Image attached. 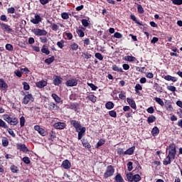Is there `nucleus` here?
Returning <instances> with one entry per match:
<instances>
[{"mask_svg": "<svg viewBox=\"0 0 182 182\" xmlns=\"http://www.w3.org/2000/svg\"><path fill=\"white\" fill-rule=\"evenodd\" d=\"M0 89L1 90H8V84H6L3 78H0Z\"/></svg>", "mask_w": 182, "mask_h": 182, "instance_id": "nucleus-17", "label": "nucleus"}, {"mask_svg": "<svg viewBox=\"0 0 182 182\" xmlns=\"http://www.w3.org/2000/svg\"><path fill=\"white\" fill-rule=\"evenodd\" d=\"M166 89L168 90H169L170 92H176V90H177V88H176V87L172 86V85H168L166 87Z\"/></svg>", "mask_w": 182, "mask_h": 182, "instance_id": "nucleus-50", "label": "nucleus"}, {"mask_svg": "<svg viewBox=\"0 0 182 182\" xmlns=\"http://www.w3.org/2000/svg\"><path fill=\"white\" fill-rule=\"evenodd\" d=\"M139 90H143V87L140 84H136L135 85V92H136V93H139Z\"/></svg>", "mask_w": 182, "mask_h": 182, "instance_id": "nucleus-45", "label": "nucleus"}, {"mask_svg": "<svg viewBox=\"0 0 182 182\" xmlns=\"http://www.w3.org/2000/svg\"><path fill=\"white\" fill-rule=\"evenodd\" d=\"M70 124L75 129L76 132H79L80 128L82 127L80 122L76 121L75 119H70Z\"/></svg>", "mask_w": 182, "mask_h": 182, "instance_id": "nucleus-5", "label": "nucleus"}, {"mask_svg": "<svg viewBox=\"0 0 182 182\" xmlns=\"http://www.w3.org/2000/svg\"><path fill=\"white\" fill-rule=\"evenodd\" d=\"M17 150H20V151H23V153H26V151H29L28 147L25 144H16Z\"/></svg>", "mask_w": 182, "mask_h": 182, "instance_id": "nucleus-11", "label": "nucleus"}, {"mask_svg": "<svg viewBox=\"0 0 182 182\" xmlns=\"http://www.w3.org/2000/svg\"><path fill=\"white\" fill-rule=\"evenodd\" d=\"M34 129L38 132V134L42 136L43 137H45V136H48V132L45 130V129L41 127L39 125H35Z\"/></svg>", "mask_w": 182, "mask_h": 182, "instance_id": "nucleus-6", "label": "nucleus"}, {"mask_svg": "<svg viewBox=\"0 0 182 182\" xmlns=\"http://www.w3.org/2000/svg\"><path fill=\"white\" fill-rule=\"evenodd\" d=\"M177 151H176V144L174 143L171 144L168 146V154L166 156L170 157L173 160L176 159V154Z\"/></svg>", "mask_w": 182, "mask_h": 182, "instance_id": "nucleus-2", "label": "nucleus"}, {"mask_svg": "<svg viewBox=\"0 0 182 182\" xmlns=\"http://www.w3.org/2000/svg\"><path fill=\"white\" fill-rule=\"evenodd\" d=\"M70 50H77L79 49V45L75 42H71L69 46Z\"/></svg>", "mask_w": 182, "mask_h": 182, "instance_id": "nucleus-24", "label": "nucleus"}, {"mask_svg": "<svg viewBox=\"0 0 182 182\" xmlns=\"http://www.w3.org/2000/svg\"><path fill=\"white\" fill-rule=\"evenodd\" d=\"M51 97L55 100V103H62V102H63V100H62V98H60V97H59V95L56 93H53L51 95Z\"/></svg>", "mask_w": 182, "mask_h": 182, "instance_id": "nucleus-20", "label": "nucleus"}, {"mask_svg": "<svg viewBox=\"0 0 182 182\" xmlns=\"http://www.w3.org/2000/svg\"><path fill=\"white\" fill-rule=\"evenodd\" d=\"M134 150H136V146H133L124 151V155L132 156L134 154Z\"/></svg>", "mask_w": 182, "mask_h": 182, "instance_id": "nucleus-19", "label": "nucleus"}, {"mask_svg": "<svg viewBox=\"0 0 182 182\" xmlns=\"http://www.w3.org/2000/svg\"><path fill=\"white\" fill-rule=\"evenodd\" d=\"M50 140H53V139H56V133L53 131H50Z\"/></svg>", "mask_w": 182, "mask_h": 182, "instance_id": "nucleus-59", "label": "nucleus"}, {"mask_svg": "<svg viewBox=\"0 0 182 182\" xmlns=\"http://www.w3.org/2000/svg\"><path fill=\"white\" fill-rule=\"evenodd\" d=\"M105 107L107 110H112L114 107V103L113 102L109 101L105 104Z\"/></svg>", "mask_w": 182, "mask_h": 182, "instance_id": "nucleus-31", "label": "nucleus"}, {"mask_svg": "<svg viewBox=\"0 0 182 182\" xmlns=\"http://www.w3.org/2000/svg\"><path fill=\"white\" fill-rule=\"evenodd\" d=\"M78 133L77 139L78 140H82V137L86 134V127H82L80 130L77 132Z\"/></svg>", "mask_w": 182, "mask_h": 182, "instance_id": "nucleus-15", "label": "nucleus"}, {"mask_svg": "<svg viewBox=\"0 0 182 182\" xmlns=\"http://www.w3.org/2000/svg\"><path fill=\"white\" fill-rule=\"evenodd\" d=\"M95 56L97 59H98V60H103V55H102V53H96Z\"/></svg>", "mask_w": 182, "mask_h": 182, "instance_id": "nucleus-49", "label": "nucleus"}, {"mask_svg": "<svg viewBox=\"0 0 182 182\" xmlns=\"http://www.w3.org/2000/svg\"><path fill=\"white\" fill-rule=\"evenodd\" d=\"M31 32L36 35V36H46L48 35V31L46 30L41 28H33Z\"/></svg>", "mask_w": 182, "mask_h": 182, "instance_id": "nucleus-4", "label": "nucleus"}, {"mask_svg": "<svg viewBox=\"0 0 182 182\" xmlns=\"http://www.w3.org/2000/svg\"><path fill=\"white\" fill-rule=\"evenodd\" d=\"M54 60H55V57L51 56L45 60V63H47V65H50V63H53Z\"/></svg>", "mask_w": 182, "mask_h": 182, "instance_id": "nucleus-38", "label": "nucleus"}, {"mask_svg": "<svg viewBox=\"0 0 182 182\" xmlns=\"http://www.w3.org/2000/svg\"><path fill=\"white\" fill-rule=\"evenodd\" d=\"M65 85L68 86V87H73V86H77V80L76 78L68 80L65 82Z\"/></svg>", "mask_w": 182, "mask_h": 182, "instance_id": "nucleus-9", "label": "nucleus"}, {"mask_svg": "<svg viewBox=\"0 0 182 182\" xmlns=\"http://www.w3.org/2000/svg\"><path fill=\"white\" fill-rule=\"evenodd\" d=\"M130 19H132V21L135 22V23H136L137 25H139V26H144V25L143 23H141L140 21H137V18H136V16H134V14L130 15Z\"/></svg>", "mask_w": 182, "mask_h": 182, "instance_id": "nucleus-27", "label": "nucleus"}, {"mask_svg": "<svg viewBox=\"0 0 182 182\" xmlns=\"http://www.w3.org/2000/svg\"><path fill=\"white\" fill-rule=\"evenodd\" d=\"M112 70H114V72H118L119 73H123V68H119V66H117V65H113L112 66Z\"/></svg>", "mask_w": 182, "mask_h": 182, "instance_id": "nucleus-30", "label": "nucleus"}, {"mask_svg": "<svg viewBox=\"0 0 182 182\" xmlns=\"http://www.w3.org/2000/svg\"><path fill=\"white\" fill-rule=\"evenodd\" d=\"M159 133L160 129H159V127H154L151 130V135L153 136V137H157Z\"/></svg>", "mask_w": 182, "mask_h": 182, "instance_id": "nucleus-22", "label": "nucleus"}, {"mask_svg": "<svg viewBox=\"0 0 182 182\" xmlns=\"http://www.w3.org/2000/svg\"><path fill=\"white\" fill-rule=\"evenodd\" d=\"M40 41L41 43H48V38L46 37H40Z\"/></svg>", "mask_w": 182, "mask_h": 182, "instance_id": "nucleus-62", "label": "nucleus"}, {"mask_svg": "<svg viewBox=\"0 0 182 182\" xmlns=\"http://www.w3.org/2000/svg\"><path fill=\"white\" fill-rule=\"evenodd\" d=\"M36 87L38 89H43L46 86H48V81L47 80H40L36 83Z\"/></svg>", "mask_w": 182, "mask_h": 182, "instance_id": "nucleus-12", "label": "nucleus"}, {"mask_svg": "<svg viewBox=\"0 0 182 182\" xmlns=\"http://www.w3.org/2000/svg\"><path fill=\"white\" fill-rule=\"evenodd\" d=\"M81 142H82L83 147H85V149H90L92 147V146L90 145V144L86 139H82L81 140Z\"/></svg>", "mask_w": 182, "mask_h": 182, "instance_id": "nucleus-26", "label": "nucleus"}, {"mask_svg": "<svg viewBox=\"0 0 182 182\" xmlns=\"http://www.w3.org/2000/svg\"><path fill=\"white\" fill-rule=\"evenodd\" d=\"M127 179L129 182H133V173H127Z\"/></svg>", "mask_w": 182, "mask_h": 182, "instance_id": "nucleus-48", "label": "nucleus"}, {"mask_svg": "<svg viewBox=\"0 0 182 182\" xmlns=\"http://www.w3.org/2000/svg\"><path fill=\"white\" fill-rule=\"evenodd\" d=\"M154 87L155 90H156V92H159V93H161V92H163V87H161L157 82H155L154 84Z\"/></svg>", "mask_w": 182, "mask_h": 182, "instance_id": "nucleus-34", "label": "nucleus"}, {"mask_svg": "<svg viewBox=\"0 0 182 182\" xmlns=\"http://www.w3.org/2000/svg\"><path fill=\"white\" fill-rule=\"evenodd\" d=\"M141 180V176L139 174L133 175L132 182H139Z\"/></svg>", "mask_w": 182, "mask_h": 182, "instance_id": "nucleus-37", "label": "nucleus"}, {"mask_svg": "<svg viewBox=\"0 0 182 182\" xmlns=\"http://www.w3.org/2000/svg\"><path fill=\"white\" fill-rule=\"evenodd\" d=\"M173 5H182V0H171Z\"/></svg>", "mask_w": 182, "mask_h": 182, "instance_id": "nucleus-60", "label": "nucleus"}, {"mask_svg": "<svg viewBox=\"0 0 182 182\" xmlns=\"http://www.w3.org/2000/svg\"><path fill=\"white\" fill-rule=\"evenodd\" d=\"M137 11L139 14H144V9H143V6H141V4H138Z\"/></svg>", "mask_w": 182, "mask_h": 182, "instance_id": "nucleus-47", "label": "nucleus"}, {"mask_svg": "<svg viewBox=\"0 0 182 182\" xmlns=\"http://www.w3.org/2000/svg\"><path fill=\"white\" fill-rule=\"evenodd\" d=\"M31 23H33L34 25H38L40 22H42V18L39 14H36L34 16V18L31 19Z\"/></svg>", "mask_w": 182, "mask_h": 182, "instance_id": "nucleus-13", "label": "nucleus"}, {"mask_svg": "<svg viewBox=\"0 0 182 182\" xmlns=\"http://www.w3.org/2000/svg\"><path fill=\"white\" fill-rule=\"evenodd\" d=\"M0 26L2 29V31H6L8 33H11V32L13 31L12 28H11V26L4 23H0Z\"/></svg>", "mask_w": 182, "mask_h": 182, "instance_id": "nucleus-10", "label": "nucleus"}, {"mask_svg": "<svg viewBox=\"0 0 182 182\" xmlns=\"http://www.w3.org/2000/svg\"><path fill=\"white\" fill-rule=\"evenodd\" d=\"M63 82V78L59 75H54L53 83L55 86H60Z\"/></svg>", "mask_w": 182, "mask_h": 182, "instance_id": "nucleus-8", "label": "nucleus"}, {"mask_svg": "<svg viewBox=\"0 0 182 182\" xmlns=\"http://www.w3.org/2000/svg\"><path fill=\"white\" fill-rule=\"evenodd\" d=\"M53 126L57 130H63V129H65V127H66V123L55 122Z\"/></svg>", "mask_w": 182, "mask_h": 182, "instance_id": "nucleus-14", "label": "nucleus"}, {"mask_svg": "<svg viewBox=\"0 0 182 182\" xmlns=\"http://www.w3.org/2000/svg\"><path fill=\"white\" fill-rule=\"evenodd\" d=\"M114 37L117 39H122V38H123V35L119 32H116L114 33Z\"/></svg>", "mask_w": 182, "mask_h": 182, "instance_id": "nucleus-55", "label": "nucleus"}, {"mask_svg": "<svg viewBox=\"0 0 182 182\" xmlns=\"http://www.w3.org/2000/svg\"><path fill=\"white\" fill-rule=\"evenodd\" d=\"M173 158H170L166 156V158L163 161L164 166H168V164H171V161H173Z\"/></svg>", "mask_w": 182, "mask_h": 182, "instance_id": "nucleus-29", "label": "nucleus"}, {"mask_svg": "<svg viewBox=\"0 0 182 182\" xmlns=\"http://www.w3.org/2000/svg\"><path fill=\"white\" fill-rule=\"evenodd\" d=\"M6 50H9L11 52L14 50V46H12V44L7 43L6 45Z\"/></svg>", "mask_w": 182, "mask_h": 182, "instance_id": "nucleus-57", "label": "nucleus"}, {"mask_svg": "<svg viewBox=\"0 0 182 182\" xmlns=\"http://www.w3.org/2000/svg\"><path fill=\"white\" fill-rule=\"evenodd\" d=\"M1 141L3 147H8V146H9V141L8 140V138L3 137Z\"/></svg>", "mask_w": 182, "mask_h": 182, "instance_id": "nucleus-35", "label": "nucleus"}, {"mask_svg": "<svg viewBox=\"0 0 182 182\" xmlns=\"http://www.w3.org/2000/svg\"><path fill=\"white\" fill-rule=\"evenodd\" d=\"M86 100H90V102H92V103H96L97 97L95 96V95H90L86 97Z\"/></svg>", "mask_w": 182, "mask_h": 182, "instance_id": "nucleus-23", "label": "nucleus"}, {"mask_svg": "<svg viewBox=\"0 0 182 182\" xmlns=\"http://www.w3.org/2000/svg\"><path fill=\"white\" fill-rule=\"evenodd\" d=\"M90 21H89L85 18L81 20V23H82V26H84L85 28H87V26H89V25H90Z\"/></svg>", "mask_w": 182, "mask_h": 182, "instance_id": "nucleus-40", "label": "nucleus"}, {"mask_svg": "<svg viewBox=\"0 0 182 182\" xmlns=\"http://www.w3.org/2000/svg\"><path fill=\"white\" fill-rule=\"evenodd\" d=\"M25 117L22 116L20 117V126L21 127H23V126H25Z\"/></svg>", "mask_w": 182, "mask_h": 182, "instance_id": "nucleus-51", "label": "nucleus"}, {"mask_svg": "<svg viewBox=\"0 0 182 182\" xmlns=\"http://www.w3.org/2000/svg\"><path fill=\"white\" fill-rule=\"evenodd\" d=\"M127 166L128 171H132V170H133V162L129 161Z\"/></svg>", "mask_w": 182, "mask_h": 182, "instance_id": "nucleus-56", "label": "nucleus"}, {"mask_svg": "<svg viewBox=\"0 0 182 182\" xmlns=\"http://www.w3.org/2000/svg\"><path fill=\"white\" fill-rule=\"evenodd\" d=\"M61 18L63 19H69V13H66V12H63L61 14Z\"/></svg>", "mask_w": 182, "mask_h": 182, "instance_id": "nucleus-53", "label": "nucleus"}, {"mask_svg": "<svg viewBox=\"0 0 182 182\" xmlns=\"http://www.w3.org/2000/svg\"><path fill=\"white\" fill-rule=\"evenodd\" d=\"M87 85L92 88V90H96L97 89V86L95 85L93 83H87Z\"/></svg>", "mask_w": 182, "mask_h": 182, "instance_id": "nucleus-63", "label": "nucleus"}, {"mask_svg": "<svg viewBox=\"0 0 182 182\" xmlns=\"http://www.w3.org/2000/svg\"><path fill=\"white\" fill-rule=\"evenodd\" d=\"M79 106V103L77 102H71L70 105H68V109H70V110H75V112H77V108Z\"/></svg>", "mask_w": 182, "mask_h": 182, "instance_id": "nucleus-18", "label": "nucleus"}, {"mask_svg": "<svg viewBox=\"0 0 182 182\" xmlns=\"http://www.w3.org/2000/svg\"><path fill=\"white\" fill-rule=\"evenodd\" d=\"M10 170L11 173H14V174L19 173V168H18V166H16V165H11L10 166Z\"/></svg>", "mask_w": 182, "mask_h": 182, "instance_id": "nucleus-32", "label": "nucleus"}, {"mask_svg": "<svg viewBox=\"0 0 182 182\" xmlns=\"http://www.w3.org/2000/svg\"><path fill=\"white\" fill-rule=\"evenodd\" d=\"M23 85L24 90H29V89H31V86H29V84L26 82H23Z\"/></svg>", "mask_w": 182, "mask_h": 182, "instance_id": "nucleus-58", "label": "nucleus"}, {"mask_svg": "<svg viewBox=\"0 0 182 182\" xmlns=\"http://www.w3.org/2000/svg\"><path fill=\"white\" fill-rule=\"evenodd\" d=\"M154 100H155L158 105H160V106H164V102L163 100H161V98L156 97L154 98Z\"/></svg>", "mask_w": 182, "mask_h": 182, "instance_id": "nucleus-36", "label": "nucleus"}, {"mask_svg": "<svg viewBox=\"0 0 182 182\" xmlns=\"http://www.w3.org/2000/svg\"><path fill=\"white\" fill-rule=\"evenodd\" d=\"M61 167H63V168H65V170H69V168L72 167V164H70V161H69V160L65 159L62 162Z\"/></svg>", "mask_w": 182, "mask_h": 182, "instance_id": "nucleus-16", "label": "nucleus"}, {"mask_svg": "<svg viewBox=\"0 0 182 182\" xmlns=\"http://www.w3.org/2000/svg\"><path fill=\"white\" fill-rule=\"evenodd\" d=\"M35 99L33 98V95L32 94H28L24 96V97L22 100V104L23 105H28L29 102H33Z\"/></svg>", "mask_w": 182, "mask_h": 182, "instance_id": "nucleus-7", "label": "nucleus"}, {"mask_svg": "<svg viewBox=\"0 0 182 182\" xmlns=\"http://www.w3.org/2000/svg\"><path fill=\"white\" fill-rule=\"evenodd\" d=\"M125 60H127V62H136L137 58L133 55H127L125 57Z\"/></svg>", "mask_w": 182, "mask_h": 182, "instance_id": "nucleus-33", "label": "nucleus"}, {"mask_svg": "<svg viewBox=\"0 0 182 182\" xmlns=\"http://www.w3.org/2000/svg\"><path fill=\"white\" fill-rule=\"evenodd\" d=\"M22 161H23L25 164H31V159L28 156H24L22 159Z\"/></svg>", "mask_w": 182, "mask_h": 182, "instance_id": "nucleus-46", "label": "nucleus"}, {"mask_svg": "<svg viewBox=\"0 0 182 182\" xmlns=\"http://www.w3.org/2000/svg\"><path fill=\"white\" fill-rule=\"evenodd\" d=\"M127 102L128 105H129L132 109H136V102H134V100L133 99L127 97Z\"/></svg>", "mask_w": 182, "mask_h": 182, "instance_id": "nucleus-21", "label": "nucleus"}, {"mask_svg": "<svg viewBox=\"0 0 182 182\" xmlns=\"http://www.w3.org/2000/svg\"><path fill=\"white\" fill-rule=\"evenodd\" d=\"M119 99L121 100H125L126 99V92H123V91H121L120 94L119 95Z\"/></svg>", "mask_w": 182, "mask_h": 182, "instance_id": "nucleus-54", "label": "nucleus"}, {"mask_svg": "<svg viewBox=\"0 0 182 182\" xmlns=\"http://www.w3.org/2000/svg\"><path fill=\"white\" fill-rule=\"evenodd\" d=\"M15 12V9L14 7H10L7 9V14H14Z\"/></svg>", "mask_w": 182, "mask_h": 182, "instance_id": "nucleus-64", "label": "nucleus"}, {"mask_svg": "<svg viewBox=\"0 0 182 182\" xmlns=\"http://www.w3.org/2000/svg\"><path fill=\"white\" fill-rule=\"evenodd\" d=\"M156 119L154 115H151L147 118V122L150 124V123H154V121Z\"/></svg>", "mask_w": 182, "mask_h": 182, "instance_id": "nucleus-42", "label": "nucleus"}, {"mask_svg": "<svg viewBox=\"0 0 182 182\" xmlns=\"http://www.w3.org/2000/svg\"><path fill=\"white\" fill-rule=\"evenodd\" d=\"M3 119L11 126H16L19 123L18 118L16 117H11L9 114H6L3 115Z\"/></svg>", "mask_w": 182, "mask_h": 182, "instance_id": "nucleus-1", "label": "nucleus"}, {"mask_svg": "<svg viewBox=\"0 0 182 182\" xmlns=\"http://www.w3.org/2000/svg\"><path fill=\"white\" fill-rule=\"evenodd\" d=\"M113 174H114V166L112 165L107 166L104 173V178H109V177H112Z\"/></svg>", "mask_w": 182, "mask_h": 182, "instance_id": "nucleus-3", "label": "nucleus"}, {"mask_svg": "<svg viewBox=\"0 0 182 182\" xmlns=\"http://www.w3.org/2000/svg\"><path fill=\"white\" fill-rule=\"evenodd\" d=\"M77 33L80 36V38H83L85 36V32L82 31V29L77 30Z\"/></svg>", "mask_w": 182, "mask_h": 182, "instance_id": "nucleus-61", "label": "nucleus"}, {"mask_svg": "<svg viewBox=\"0 0 182 182\" xmlns=\"http://www.w3.org/2000/svg\"><path fill=\"white\" fill-rule=\"evenodd\" d=\"M106 143V141L105 139H100L97 144L95 145L96 149H99V147H101V146H103Z\"/></svg>", "mask_w": 182, "mask_h": 182, "instance_id": "nucleus-39", "label": "nucleus"}, {"mask_svg": "<svg viewBox=\"0 0 182 182\" xmlns=\"http://www.w3.org/2000/svg\"><path fill=\"white\" fill-rule=\"evenodd\" d=\"M114 180L116 182H124V179H123L122 174L119 173H117V175L114 176Z\"/></svg>", "mask_w": 182, "mask_h": 182, "instance_id": "nucleus-28", "label": "nucleus"}, {"mask_svg": "<svg viewBox=\"0 0 182 182\" xmlns=\"http://www.w3.org/2000/svg\"><path fill=\"white\" fill-rule=\"evenodd\" d=\"M0 127H2V129H8V124H6V122L3 121L2 119H0Z\"/></svg>", "mask_w": 182, "mask_h": 182, "instance_id": "nucleus-44", "label": "nucleus"}, {"mask_svg": "<svg viewBox=\"0 0 182 182\" xmlns=\"http://www.w3.org/2000/svg\"><path fill=\"white\" fill-rule=\"evenodd\" d=\"M59 108L55 102H51L48 103V110H57Z\"/></svg>", "mask_w": 182, "mask_h": 182, "instance_id": "nucleus-25", "label": "nucleus"}, {"mask_svg": "<svg viewBox=\"0 0 182 182\" xmlns=\"http://www.w3.org/2000/svg\"><path fill=\"white\" fill-rule=\"evenodd\" d=\"M108 113L111 117H117V113L114 110L109 111Z\"/></svg>", "mask_w": 182, "mask_h": 182, "instance_id": "nucleus-52", "label": "nucleus"}, {"mask_svg": "<svg viewBox=\"0 0 182 182\" xmlns=\"http://www.w3.org/2000/svg\"><path fill=\"white\" fill-rule=\"evenodd\" d=\"M57 46H58V48H60V49H63V48L65 47V41L61 40L60 41H58Z\"/></svg>", "mask_w": 182, "mask_h": 182, "instance_id": "nucleus-43", "label": "nucleus"}, {"mask_svg": "<svg viewBox=\"0 0 182 182\" xmlns=\"http://www.w3.org/2000/svg\"><path fill=\"white\" fill-rule=\"evenodd\" d=\"M42 53H45L46 55H49L50 53V51L49 50V48H46V46H43L41 48Z\"/></svg>", "mask_w": 182, "mask_h": 182, "instance_id": "nucleus-41", "label": "nucleus"}]
</instances>
